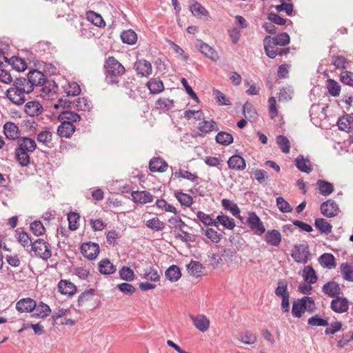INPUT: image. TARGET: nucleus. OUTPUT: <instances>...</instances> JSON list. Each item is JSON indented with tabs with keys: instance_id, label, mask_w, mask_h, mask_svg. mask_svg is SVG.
Here are the masks:
<instances>
[{
	"instance_id": "obj_1",
	"label": "nucleus",
	"mask_w": 353,
	"mask_h": 353,
	"mask_svg": "<svg viewBox=\"0 0 353 353\" xmlns=\"http://www.w3.org/2000/svg\"><path fill=\"white\" fill-rule=\"evenodd\" d=\"M33 87L28 83L26 78L18 77L14 81L12 85L6 92L7 98L16 105H22L26 101V94L33 91Z\"/></svg>"
},
{
	"instance_id": "obj_2",
	"label": "nucleus",
	"mask_w": 353,
	"mask_h": 353,
	"mask_svg": "<svg viewBox=\"0 0 353 353\" xmlns=\"http://www.w3.org/2000/svg\"><path fill=\"white\" fill-rule=\"evenodd\" d=\"M105 82L108 85H118L119 78L125 73V68L114 57H109L104 65Z\"/></svg>"
},
{
	"instance_id": "obj_3",
	"label": "nucleus",
	"mask_w": 353,
	"mask_h": 353,
	"mask_svg": "<svg viewBox=\"0 0 353 353\" xmlns=\"http://www.w3.org/2000/svg\"><path fill=\"white\" fill-rule=\"evenodd\" d=\"M316 309V305L313 299L305 296L292 303V314L295 318H301L305 312H313Z\"/></svg>"
},
{
	"instance_id": "obj_4",
	"label": "nucleus",
	"mask_w": 353,
	"mask_h": 353,
	"mask_svg": "<svg viewBox=\"0 0 353 353\" xmlns=\"http://www.w3.org/2000/svg\"><path fill=\"white\" fill-rule=\"evenodd\" d=\"M290 37L286 32L276 34L274 37L265 36L263 39L264 50L285 46L290 43Z\"/></svg>"
},
{
	"instance_id": "obj_5",
	"label": "nucleus",
	"mask_w": 353,
	"mask_h": 353,
	"mask_svg": "<svg viewBox=\"0 0 353 353\" xmlns=\"http://www.w3.org/2000/svg\"><path fill=\"white\" fill-rule=\"evenodd\" d=\"M31 250L34 252V254L47 261L52 256L50 245L43 239H38L30 244Z\"/></svg>"
},
{
	"instance_id": "obj_6",
	"label": "nucleus",
	"mask_w": 353,
	"mask_h": 353,
	"mask_svg": "<svg viewBox=\"0 0 353 353\" xmlns=\"http://www.w3.org/2000/svg\"><path fill=\"white\" fill-rule=\"evenodd\" d=\"M310 251L306 243L294 245L292 257L298 263H306L310 259Z\"/></svg>"
},
{
	"instance_id": "obj_7",
	"label": "nucleus",
	"mask_w": 353,
	"mask_h": 353,
	"mask_svg": "<svg viewBox=\"0 0 353 353\" xmlns=\"http://www.w3.org/2000/svg\"><path fill=\"white\" fill-rule=\"evenodd\" d=\"M247 223L250 230L257 235H261L265 232L264 225L259 216L254 212L248 213Z\"/></svg>"
},
{
	"instance_id": "obj_8",
	"label": "nucleus",
	"mask_w": 353,
	"mask_h": 353,
	"mask_svg": "<svg viewBox=\"0 0 353 353\" xmlns=\"http://www.w3.org/2000/svg\"><path fill=\"white\" fill-rule=\"evenodd\" d=\"M80 250L83 256L90 260L95 259L100 252L98 243L92 242L82 243Z\"/></svg>"
},
{
	"instance_id": "obj_9",
	"label": "nucleus",
	"mask_w": 353,
	"mask_h": 353,
	"mask_svg": "<svg viewBox=\"0 0 353 353\" xmlns=\"http://www.w3.org/2000/svg\"><path fill=\"white\" fill-rule=\"evenodd\" d=\"M320 210L323 216L329 218L336 216L339 212L338 204L332 199H328L323 202L321 205Z\"/></svg>"
},
{
	"instance_id": "obj_10",
	"label": "nucleus",
	"mask_w": 353,
	"mask_h": 353,
	"mask_svg": "<svg viewBox=\"0 0 353 353\" xmlns=\"http://www.w3.org/2000/svg\"><path fill=\"white\" fill-rule=\"evenodd\" d=\"M196 46L204 56L209 58L211 61L216 62L219 60V56L218 52L214 48L206 43L199 40Z\"/></svg>"
},
{
	"instance_id": "obj_11",
	"label": "nucleus",
	"mask_w": 353,
	"mask_h": 353,
	"mask_svg": "<svg viewBox=\"0 0 353 353\" xmlns=\"http://www.w3.org/2000/svg\"><path fill=\"white\" fill-rule=\"evenodd\" d=\"M26 79L30 85L33 87V89L35 86L44 85L46 81L44 74L38 70H30L27 74Z\"/></svg>"
},
{
	"instance_id": "obj_12",
	"label": "nucleus",
	"mask_w": 353,
	"mask_h": 353,
	"mask_svg": "<svg viewBox=\"0 0 353 353\" xmlns=\"http://www.w3.org/2000/svg\"><path fill=\"white\" fill-rule=\"evenodd\" d=\"M330 307L334 312L342 314L348 310L349 301L345 297L338 296L332 300Z\"/></svg>"
},
{
	"instance_id": "obj_13",
	"label": "nucleus",
	"mask_w": 353,
	"mask_h": 353,
	"mask_svg": "<svg viewBox=\"0 0 353 353\" xmlns=\"http://www.w3.org/2000/svg\"><path fill=\"white\" fill-rule=\"evenodd\" d=\"M322 292L325 295L334 299L341 294V289L339 283L332 281L327 282L323 285Z\"/></svg>"
},
{
	"instance_id": "obj_14",
	"label": "nucleus",
	"mask_w": 353,
	"mask_h": 353,
	"mask_svg": "<svg viewBox=\"0 0 353 353\" xmlns=\"http://www.w3.org/2000/svg\"><path fill=\"white\" fill-rule=\"evenodd\" d=\"M136 72L141 77H148L151 74L152 71V68L150 62L145 59H139L137 60L134 66Z\"/></svg>"
},
{
	"instance_id": "obj_15",
	"label": "nucleus",
	"mask_w": 353,
	"mask_h": 353,
	"mask_svg": "<svg viewBox=\"0 0 353 353\" xmlns=\"http://www.w3.org/2000/svg\"><path fill=\"white\" fill-rule=\"evenodd\" d=\"M36 307V301L31 298H23L18 301L16 303V309L18 312H32Z\"/></svg>"
},
{
	"instance_id": "obj_16",
	"label": "nucleus",
	"mask_w": 353,
	"mask_h": 353,
	"mask_svg": "<svg viewBox=\"0 0 353 353\" xmlns=\"http://www.w3.org/2000/svg\"><path fill=\"white\" fill-rule=\"evenodd\" d=\"M76 127L70 122L61 121L57 128V134L61 138L69 139L75 132Z\"/></svg>"
},
{
	"instance_id": "obj_17",
	"label": "nucleus",
	"mask_w": 353,
	"mask_h": 353,
	"mask_svg": "<svg viewBox=\"0 0 353 353\" xmlns=\"http://www.w3.org/2000/svg\"><path fill=\"white\" fill-rule=\"evenodd\" d=\"M132 199L136 203L145 204L153 201V196L147 191H133L131 193Z\"/></svg>"
},
{
	"instance_id": "obj_18",
	"label": "nucleus",
	"mask_w": 353,
	"mask_h": 353,
	"mask_svg": "<svg viewBox=\"0 0 353 353\" xmlns=\"http://www.w3.org/2000/svg\"><path fill=\"white\" fill-rule=\"evenodd\" d=\"M295 165L299 170L305 173H310L312 170V165L308 158L304 157L303 155H299L294 160Z\"/></svg>"
},
{
	"instance_id": "obj_19",
	"label": "nucleus",
	"mask_w": 353,
	"mask_h": 353,
	"mask_svg": "<svg viewBox=\"0 0 353 353\" xmlns=\"http://www.w3.org/2000/svg\"><path fill=\"white\" fill-rule=\"evenodd\" d=\"M58 291L63 295L72 296L77 291V287L70 281L61 279L58 283Z\"/></svg>"
},
{
	"instance_id": "obj_20",
	"label": "nucleus",
	"mask_w": 353,
	"mask_h": 353,
	"mask_svg": "<svg viewBox=\"0 0 353 353\" xmlns=\"http://www.w3.org/2000/svg\"><path fill=\"white\" fill-rule=\"evenodd\" d=\"M193 325L201 332H205L209 329L210 321L208 318L203 314H199L196 316H191Z\"/></svg>"
},
{
	"instance_id": "obj_21",
	"label": "nucleus",
	"mask_w": 353,
	"mask_h": 353,
	"mask_svg": "<svg viewBox=\"0 0 353 353\" xmlns=\"http://www.w3.org/2000/svg\"><path fill=\"white\" fill-rule=\"evenodd\" d=\"M281 234L277 230H269L265 233V241L268 245L271 246H279L281 242Z\"/></svg>"
},
{
	"instance_id": "obj_22",
	"label": "nucleus",
	"mask_w": 353,
	"mask_h": 353,
	"mask_svg": "<svg viewBox=\"0 0 353 353\" xmlns=\"http://www.w3.org/2000/svg\"><path fill=\"white\" fill-rule=\"evenodd\" d=\"M337 125L340 130L350 132L353 129V114H345L339 118Z\"/></svg>"
},
{
	"instance_id": "obj_23",
	"label": "nucleus",
	"mask_w": 353,
	"mask_h": 353,
	"mask_svg": "<svg viewBox=\"0 0 353 353\" xmlns=\"http://www.w3.org/2000/svg\"><path fill=\"white\" fill-rule=\"evenodd\" d=\"M43 85L41 89L40 97L44 99L52 97L58 89V85L54 81H46Z\"/></svg>"
},
{
	"instance_id": "obj_24",
	"label": "nucleus",
	"mask_w": 353,
	"mask_h": 353,
	"mask_svg": "<svg viewBox=\"0 0 353 353\" xmlns=\"http://www.w3.org/2000/svg\"><path fill=\"white\" fill-rule=\"evenodd\" d=\"M228 165L230 169L236 170H243L246 167L245 159L239 154L230 157L228 161Z\"/></svg>"
},
{
	"instance_id": "obj_25",
	"label": "nucleus",
	"mask_w": 353,
	"mask_h": 353,
	"mask_svg": "<svg viewBox=\"0 0 353 353\" xmlns=\"http://www.w3.org/2000/svg\"><path fill=\"white\" fill-rule=\"evenodd\" d=\"M168 166V163L161 157H154L149 162V169L153 172H163Z\"/></svg>"
},
{
	"instance_id": "obj_26",
	"label": "nucleus",
	"mask_w": 353,
	"mask_h": 353,
	"mask_svg": "<svg viewBox=\"0 0 353 353\" xmlns=\"http://www.w3.org/2000/svg\"><path fill=\"white\" fill-rule=\"evenodd\" d=\"M186 268L188 274L195 278L200 277L202 275L203 270L204 269L203 265L200 262L193 260L187 264Z\"/></svg>"
},
{
	"instance_id": "obj_27",
	"label": "nucleus",
	"mask_w": 353,
	"mask_h": 353,
	"mask_svg": "<svg viewBox=\"0 0 353 353\" xmlns=\"http://www.w3.org/2000/svg\"><path fill=\"white\" fill-rule=\"evenodd\" d=\"M43 110L42 105L37 101H29L25 105V112L30 117L37 116L41 114Z\"/></svg>"
},
{
	"instance_id": "obj_28",
	"label": "nucleus",
	"mask_w": 353,
	"mask_h": 353,
	"mask_svg": "<svg viewBox=\"0 0 353 353\" xmlns=\"http://www.w3.org/2000/svg\"><path fill=\"white\" fill-rule=\"evenodd\" d=\"M34 310V312L31 316L37 319H43L48 316L51 312L49 305L43 302H40L39 304L36 303V307Z\"/></svg>"
},
{
	"instance_id": "obj_29",
	"label": "nucleus",
	"mask_w": 353,
	"mask_h": 353,
	"mask_svg": "<svg viewBox=\"0 0 353 353\" xmlns=\"http://www.w3.org/2000/svg\"><path fill=\"white\" fill-rule=\"evenodd\" d=\"M3 132L6 137L12 140L19 138V128L17 125L12 122H7L3 125Z\"/></svg>"
},
{
	"instance_id": "obj_30",
	"label": "nucleus",
	"mask_w": 353,
	"mask_h": 353,
	"mask_svg": "<svg viewBox=\"0 0 353 353\" xmlns=\"http://www.w3.org/2000/svg\"><path fill=\"white\" fill-rule=\"evenodd\" d=\"M302 276L308 284H314L318 281L316 272L311 265L305 266L303 268Z\"/></svg>"
},
{
	"instance_id": "obj_31",
	"label": "nucleus",
	"mask_w": 353,
	"mask_h": 353,
	"mask_svg": "<svg viewBox=\"0 0 353 353\" xmlns=\"http://www.w3.org/2000/svg\"><path fill=\"white\" fill-rule=\"evenodd\" d=\"M59 121L70 122V123L79 121L81 117L79 114L73 111L63 110L58 116Z\"/></svg>"
},
{
	"instance_id": "obj_32",
	"label": "nucleus",
	"mask_w": 353,
	"mask_h": 353,
	"mask_svg": "<svg viewBox=\"0 0 353 353\" xmlns=\"http://www.w3.org/2000/svg\"><path fill=\"white\" fill-rule=\"evenodd\" d=\"M99 270L101 274L108 275L112 274L116 271V266L113 265L108 259H103L99 263Z\"/></svg>"
},
{
	"instance_id": "obj_33",
	"label": "nucleus",
	"mask_w": 353,
	"mask_h": 353,
	"mask_svg": "<svg viewBox=\"0 0 353 353\" xmlns=\"http://www.w3.org/2000/svg\"><path fill=\"white\" fill-rule=\"evenodd\" d=\"M316 187L323 196H329L334 192L333 184L323 179H319L316 181Z\"/></svg>"
},
{
	"instance_id": "obj_34",
	"label": "nucleus",
	"mask_w": 353,
	"mask_h": 353,
	"mask_svg": "<svg viewBox=\"0 0 353 353\" xmlns=\"http://www.w3.org/2000/svg\"><path fill=\"white\" fill-rule=\"evenodd\" d=\"M320 264L328 269H333L336 267V263L332 254L324 253L319 258Z\"/></svg>"
},
{
	"instance_id": "obj_35",
	"label": "nucleus",
	"mask_w": 353,
	"mask_h": 353,
	"mask_svg": "<svg viewBox=\"0 0 353 353\" xmlns=\"http://www.w3.org/2000/svg\"><path fill=\"white\" fill-rule=\"evenodd\" d=\"M165 276L170 282H176L181 276V270L177 265H172L165 270Z\"/></svg>"
},
{
	"instance_id": "obj_36",
	"label": "nucleus",
	"mask_w": 353,
	"mask_h": 353,
	"mask_svg": "<svg viewBox=\"0 0 353 353\" xmlns=\"http://www.w3.org/2000/svg\"><path fill=\"white\" fill-rule=\"evenodd\" d=\"M198 129L202 134H208L212 131H218L219 130L217 124L214 120H210V121H201L199 123Z\"/></svg>"
},
{
	"instance_id": "obj_37",
	"label": "nucleus",
	"mask_w": 353,
	"mask_h": 353,
	"mask_svg": "<svg viewBox=\"0 0 353 353\" xmlns=\"http://www.w3.org/2000/svg\"><path fill=\"white\" fill-rule=\"evenodd\" d=\"M36 146L37 145L34 139L24 137L19 141V146L17 149L28 152H32L35 150Z\"/></svg>"
},
{
	"instance_id": "obj_38",
	"label": "nucleus",
	"mask_w": 353,
	"mask_h": 353,
	"mask_svg": "<svg viewBox=\"0 0 353 353\" xmlns=\"http://www.w3.org/2000/svg\"><path fill=\"white\" fill-rule=\"evenodd\" d=\"M221 204L223 208L230 211L233 216L238 219H241L240 215V209L236 203L229 199H223L221 201Z\"/></svg>"
},
{
	"instance_id": "obj_39",
	"label": "nucleus",
	"mask_w": 353,
	"mask_h": 353,
	"mask_svg": "<svg viewBox=\"0 0 353 353\" xmlns=\"http://www.w3.org/2000/svg\"><path fill=\"white\" fill-rule=\"evenodd\" d=\"M73 107L77 110L90 111L92 105L88 99L85 97H79L73 102Z\"/></svg>"
},
{
	"instance_id": "obj_40",
	"label": "nucleus",
	"mask_w": 353,
	"mask_h": 353,
	"mask_svg": "<svg viewBox=\"0 0 353 353\" xmlns=\"http://www.w3.org/2000/svg\"><path fill=\"white\" fill-rule=\"evenodd\" d=\"M7 63L10 64L12 68L17 72H23L27 68L26 61L21 58L16 56H12L8 59V60H7Z\"/></svg>"
},
{
	"instance_id": "obj_41",
	"label": "nucleus",
	"mask_w": 353,
	"mask_h": 353,
	"mask_svg": "<svg viewBox=\"0 0 353 353\" xmlns=\"http://www.w3.org/2000/svg\"><path fill=\"white\" fill-rule=\"evenodd\" d=\"M147 86L149 90L152 94H158L162 92L164 89L163 83L159 79H151L148 83Z\"/></svg>"
},
{
	"instance_id": "obj_42",
	"label": "nucleus",
	"mask_w": 353,
	"mask_h": 353,
	"mask_svg": "<svg viewBox=\"0 0 353 353\" xmlns=\"http://www.w3.org/2000/svg\"><path fill=\"white\" fill-rule=\"evenodd\" d=\"M340 270L345 280L350 282L353 281V263H342L340 266Z\"/></svg>"
},
{
	"instance_id": "obj_43",
	"label": "nucleus",
	"mask_w": 353,
	"mask_h": 353,
	"mask_svg": "<svg viewBox=\"0 0 353 353\" xmlns=\"http://www.w3.org/2000/svg\"><path fill=\"white\" fill-rule=\"evenodd\" d=\"M216 141L223 145H229L233 143V136L228 132L221 131L215 137Z\"/></svg>"
},
{
	"instance_id": "obj_44",
	"label": "nucleus",
	"mask_w": 353,
	"mask_h": 353,
	"mask_svg": "<svg viewBox=\"0 0 353 353\" xmlns=\"http://www.w3.org/2000/svg\"><path fill=\"white\" fill-rule=\"evenodd\" d=\"M147 228L155 232L162 231L165 228V223L158 217H153L145 222Z\"/></svg>"
},
{
	"instance_id": "obj_45",
	"label": "nucleus",
	"mask_w": 353,
	"mask_h": 353,
	"mask_svg": "<svg viewBox=\"0 0 353 353\" xmlns=\"http://www.w3.org/2000/svg\"><path fill=\"white\" fill-rule=\"evenodd\" d=\"M87 19L97 27H103L105 23L102 17L94 11H88L86 14Z\"/></svg>"
},
{
	"instance_id": "obj_46",
	"label": "nucleus",
	"mask_w": 353,
	"mask_h": 353,
	"mask_svg": "<svg viewBox=\"0 0 353 353\" xmlns=\"http://www.w3.org/2000/svg\"><path fill=\"white\" fill-rule=\"evenodd\" d=\"M314 225L321 233L329 234L332 231V226L323 218H317L314 221Z\"/></svg>"
},
{
	"instance_id": "obj_47",
	"label": "nucleus",
	"mask_w": 353,
	"mask_h": 353,
	"mask_svg": "<svg viewBox=\"0 0 353 353\" xmlns=\"http://www.w3.org/2000/svg\"><path fill=\"white\" fill-rule=\"evenodd\" d=\"M288 283L285 279H279L277 281V287L275 289V295L278 297L290 295L288 290Z\"/></svg>"
},
{
	"instance_id": "obj_48",
	"label": "nucleus",
	"mask_w": 353,
	"mask_h": 353,
	"mask_svg": "<svg viewBox=\"0 0 353 353\" xmlns=\"http://www.w3.org/2000/svg\"><path fill=\"white\" fill-rule=\"evenodd\" d=\"M121 39L124 43L132 45L137 40V35L132 30H128L122 32L121 34Z\"/></svg>"
},
{
	"instance_id": "obj_49",
	"label": "nucleus",
	"mask_w": 353,
	"mask_h": 353,
	"mask_svg": "<svg viewBox=\"0 0 353 353\" xmlns=\"http://www.w3.org/2000/svg\"><path fill=\"white\" fill-rule=\"evenodd\" d=\"M190 10L192 14L196 17L208 15V10L199 2L194 1L190 5Z\"/></svg>"
},
{
	"instance_id": "obj_50",
	"label": "nucleus",
	"mask_w": 353,
	"mask_h": 353,
	"mask_svg": "<svg viewBox=\"0 0 353 353\" xmlns=\"http://www.w3.org/2000/svg\"><path fill=\"white\" fill-rule=\"evenodd\" d=\"M142 277L146 280L154 282L159 281L160 279L158 271L152 266L144 269Z\"/></svg>"
},
{
	"instance_id": "obj_51",
	"label": "nucleus",
	"mask_w": 353,
	"mask_h": 353,
	"mask_svg": "<svg viewBox=\"0 0 353 353\" xmlns=\"http://www.w3.org/2000/svg\"><path fill=\"white\" fill-rule=\"evenodd\" d=\"M242 113L243 116L245 118H248L249 120L256 119L258 115L256 110L254 108L253 105L248 101L243 105Z\"/></svg>"
},
{
	"instance_id": "obj_52",
	"label": "nucleus",
	"mask_w": 353,
	"mask_h": 353,
	"mask_svg": "<svg viewBox=\"0 0 353 353\" xmlns=\"http://www.w3.org/2000/svg\"><path fill=\"white\" fill-rule=\"evenodd\" d=\"M217 224L220 223L224 228L228 230H233L235 227V222L233 219L227 215H218L216 216Z\"/></svg>"
},
{
	"instance_id": "obj_53",
	"label": "nucleus",
	"mask_w": 353,
	"mask_h": 353,
	"mask_svg": "<svg viewBox=\"0 0 353 353\" xmlns=\"http://www.w3.org/2000/svg\"><path fill=\"white\" fill-rule=\"evenodd\" d=\"M237 339L243 343L251 345L256 341V336L250 331H245L239 334Z\"/></svg>"
},
{
	"instance_id": "obj_54",
	"label": "nucleus",
	"mask_w": 353,
	"mask_h": 353,
	"mask_svg": "<svg viewBox=\"0 0 353 353\" xmlns=\"http://www.w3.org/2000/svg\"><path fill=\"white\" fill-rule=\"evenodd\" d=\"M119 276L122 280L130 282L134 281L135 274L134 271L129 267L123 266L119 270Z\"/></svg>"
},
{
	"instance_id": "obj_55",
	"label": "nucleus",
	"mask_w": 353,
	"mask_h": 353,
	"mask_svg": "<svg viewBox=\"0 0 353 353\" xmlns=\"http://www.w3.org/2000/svg\"><path fill=\"white\" fill-rule=\"evenodd\" d=\"M327 88L331 96L336 97L339 95L341 86L336 81L329 79L327 81Z\"/></svg>"
},
{
	"instance_id": "obj_56",
	"label": "nucleus",
	"mask_w": 353,
	"mask_h": 353,
	"mask_svg": "<svg viewBox=\"0 0 353 353\" xmlns=\"http://www.w3.org/2000/svg\"><path fill=\"white\" fill-rule=\"evenodd\" d=\"M174 196L181 205L190 207L192 204V197L188 194L181 192H176L174 193Z\"/></svg>"
},
{
	"instance_id": "obj_57",
	"label": "nucleus",
	"mask_w": 353,
	"mask_h": 353,
	"mask_svg": "<svg viewBox=\"0 0 353 353\" xmlns=\"http://www.w3.org/2000/svg\"><path fill=\"white\" fill-rule=\"evenodd\" d=\"M16 237L18 241L21 244V245L24 248L28 247L32 243L30 239L28 234L23 231H20V229H17L16 230Z\"/></svg>"
},
{
	"instance_id": "obj_58",
	"label": "nucleus",
	"mask_w": 353,
	"mask_h": 353,
	"mask_svg": "<svg viewBox=\"0 0 353 353\" xmlns=\"http://www.w3.org/2000/svg\"><path fill=\"white\" fill-rule=\"evenodd\" d=\"M276 141L283 153H289L290 149V143L288 139L285 136L279 135L276 139Z\"/></svg>"
},
{
	"instance_id": "obj_59",
	"label": "nucleus",
	"mask_w": 353,
	"mask_h": 353,
	"mask_svg": "<svg viewBox=\"0 0 353 353\" xmlns=\"http://www.w3.org/2000/svg\"><path fill=\"white\" fill-rule=\"evenodd\" d=\"M15 156L18 163L22 166H27L30 163V157L28 152L19 149L15 150Z\"/></svg>"
},
{
	"instance_id": "obj_60",
	"label": "nucleus",
	"mask_w": 353,
	"mask_h": 353,
	"mask_svg": "<svg viewBox=\"0 0 353 353\" xmlns=\"http://www.w3.org/2000/svg\"><path fill=\"white\" fill-rule=\"evenodd\" d=\"M307 324L310 326L324 327L329 325L327 319H323L319 314H315L310 317L307 321Z\"/></svg>"
},
{
	"instance_id": "obj_61",
	"label": "nucleus",
	"mask_w": 353,
	"mask_h": 353,
	"mask_svg": "<svg viewBox=\"0 0 353 353\" xmlns=\"http://www.w3.org/2000/svg\"><path fill=\"white\" fill-rule=\"evenodd\" d=\"M95 290L94 289H88L82 292L78 297L77 303L79 307L83 305V303L90 301L94 294Z\"/></svg>"
},
{
	"instance_id": "obj_62",
	"label": "nucleus",
	"mask_w": 353,
	"mask_h": 353,
	"mask_svg": "<svg viewBox=\"0 0 353 353\" xmlns=\"http://www.w3.org/2000/svg\"><path fill=\"white\" fill-rule=\"evenodd\" d=\"M290 52V48H284L281 49H279L278 48H275L270 50H265V54L270 59H274L277 55L283 56L285 55Z\"/></svg>"
},
{
	"instance_id": "obj_63",
	"label": "nucleus",
	"mask_w": 353,
	"mask_h": 353,
	"mask_svg": "<svg viewBox=\"0 0 353 353\" xmlns=\"http://www.w3.org/2000/svg\"><path fill=\"white\" fill-rule=\"evenodd\" d=\"M276 203L279 210L283 213L291 212L293 210L289 203L282 196L277 197L276 199Z\"/></svg>"
},
{
	"instance_id": "obj_64",
	"label": "nucleus",
	"mask_w": 353,
	"mask_h": 353,
	"mask_svg": "<svg viewBox=\"0 0 353 353\" xmlns=\"http://www.w3.org/2000/svg\"><path fill=\"white\" fill-rule=\"evenodd\" d=\"M52 137V132L49 129L46 128L44 130H42L37 134V139L39 143L48 144V143L51 142Z\"/></svg>"
}]
</instances>
